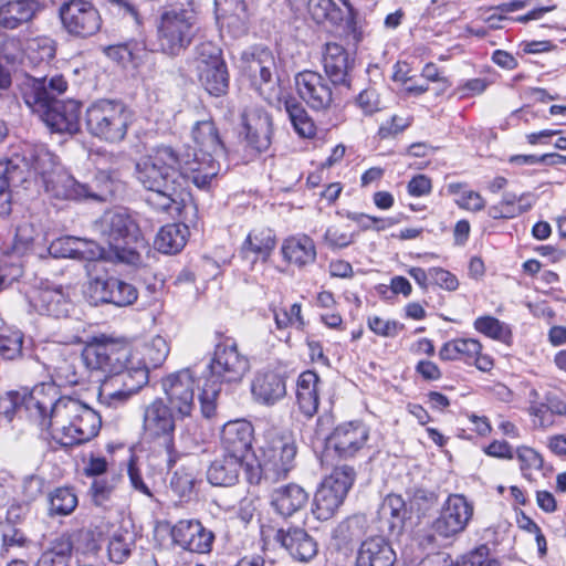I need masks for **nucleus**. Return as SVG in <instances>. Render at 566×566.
<instances>
[{
    "label": "nucleus",
    "instance_id": "f257e3e1",
    "mask_svg": "<svg viewBox=\"0 0 566 566\" xmlns=\"http://www.w3.org/2000/svg\"><path fill=\"white\" fill-rule=\"evenodd\" d=\"M217 169L212 164L200 170L196 153L189 148L160 145L136 163L135 177L146 190L145 202L151 209L180 217L184 211L197 212L188 185L208 190Z\"/></svg>",
    "mask_w": 566,
    "mask_h": 566
},
{
    "label": "nucleus",
    "instance_id": "f03ea898",
    "mask_svg": "<svg viewBox=\"0 0 566 566\" xmlns=\"http://www.w3.org/2000/svg\"><path fill=\"white\" fill-rule=\"evenodd\" d=\"M28 415L43 429L52 428L53 439L63 447L88 442L101 429V416L82 400L57 398L54 384H40L30 391Z\"/></svg>",
    "mask_w": 566,
    "mask_h": 566
},
{
    "label": "nucleus",
    "instance_id": "7ed1b4c3",
    "mask_svg": "<svg viewBox=\"0 0 566 566\" xmlns=\"http://www.w3.org/2000/svg\"><path fill=\"white\" fill-rule=\"evenodd\" d=\"M250 369L249 358L240 353L235 340L224 338L217 343L208 364V376L199 395L201 412L210 418L223 384H239Z\"/></svg>",
    "mask_w": 566,
    "mask_h": 566
},
{
    "label": "nucleus",
    "instance_id": "20e7f679",
    "mask_svg": "<svg viewBox=\"0 0 566 566\" xmlns=\"http://www.w3.org/2000/svg\"><path fill=\"white\" fill-rule=\"evenodd\" d=\"M297 453L295 440L287 431L271 430L260 448V458L245 463V479L250 484L261 481L275 483L285 479L294 468Z\"/></svg>",
    "mask_w": 566,
    "mask_h": 566
},
{
    "label": "nucleus",
    "instance_id": "39448f33",
    "mask_svg": "<svg viewBox=\"0 0 566 566\" xmlns=\"http://www.w3.org/2000/svg\"><path fill=\"white\" fill-rule=\"evenodd\" d=\"M132 123V111L119 99L99 98L85 111L88 134L108 144L123 142Z\"/></svg>",
    "mask_w": 566,
    "mask_h": 566
},
{
    "label": "nucleus",
    "instance_id": "423d86ee",
    "mask_svg": "<svg viewBox=\"0 0 566 566\" xmlns=\"http://www.w3.org/2000/svg\"><path fill=\"white\" fill-rule=\"evenodd\" d=\"M101 235L117 258L127 263H135L139 254L133 244L142 240L139 227L134 217L125 209L106 211L98 221Z\"/></svg>",
    "mask_w": 566,
    "mask_h": 566
},
{
    "label": "nucleus",
    "instance_id": "0eeeda50",
    "mask_svg": "<svg viewBox=\"0 0 566 566\" xmlns=\"http://www.w3.org/2000/svg\"><path fill=\"white\" fill-rule=\"evenodd\" d=\"M197 15L184 8L165 9L157 22V44L159 50L171 56L186 50L196 34Z\"/></svg>",
    "mask_w": 566,
    "mask_h": 566
},
{
    "label": "nucleus",
    "instance_id": "6e6552de",
    "mask_svg": "<svg viewBox=\"0 0 566 566\" xmlns=\"http://www.w3.org/2000/svg\"><path fill=\"white\" fill-rule=\"evenodd\" d=\"M473 514L474 506L463 494H450L430 525L431 533L423 536L421 544L426 547L438 546V539H449L461 534Z\"/></svg>",
    "mask_w": 566,
    "mask_h": 566
},
{
    "label": "nucleus",
    "instance_id": "1a4fd4ad",
    "mask_svg": "<svg viewBox=\"0 0 566 566\" xmlns=\"http://www.w3.org/2000/svg\"><path fill=\"white\" fill-rule=\"evenodd\" d=\"M120 369L113 370L97 379L101 382L98 399L108 407L116 408L123 405L148 382L146 367L135 366L134 359L122 366Z\"/></svg>",
    "mask_w": 566,
    "mask_h": 566
},
{
    "label": "nucleus",
    "instance_id": "9d476101",
    "mask_svg": "<svg viewBox=\"0 0 566 566\" xmlns=\"http://www.w3.org/2000/svg\"><path fill=\"white\" fill-rule=\"evenodd\" d=\"M175 428L171 408L168 407L163 399L157 398L145 407L143 415L144 439L164 447L169 468H171L179 458V454L175 450Z\"/></svg>",
    "mask_w": 566,
    "mask_h": 566
},
{
    "label": "nucleus",
    "instance_id": "9b49d317",
    "mask_svg": "<svg viewBox=\"0 0 566 566\" xmlns=\"http://www.w3.org/2000/svg\"><path fill=\"white\" fill-rule=\"evenodd\" d=\"M356 478L354 468L336 467L317 489L312 512L318 521L329 520L343 504Z\"/></svg>",
    "mask_w": 566,
    "mask_h": 566
},
{
    "label": "nucleus",
    "instance_id": "f8f14e48",
    "mask_svg": "<svg viewBox=\"0 0 566 566\" xmlns=\"http://www.w3.org/2000/svg\"><path fill=\"white\" fill-rule=\"evenodd\" d=\"M82 359L92 376L98 379L113 370H122V366L130 363L134 355L124 343L102 336L84 347Z\"/></svg>",
    "mask_w": 566,
    "mask_h": 566
},
{
    "label": "nucleus",
    "instance_id": "ddd939ff",
    "mask_svg": "<svg viewBox=\"0 0 566 566\" xmlns=\"http://www.w3.org/2000/svg\"><path fill=\"white\" fill-rule=\"evenodd\" d=\"M63 27L73 35L87 38L102 28V17L88 0H70L60 8Z\"/></svg>",
    "mask_w": 566,
    "mask_h": 566
},
{
    "label": "nucleus",
    "instance_id": "4468645a",
    "mask_svg": "<svg viewBox=\"0 0 566 566\" xmlns=\"http://www.w3.org/2000/svg\"><path fill=\"white\" fill-rule=\"evenodd\" d=\"M92 305L113 304L117 307L129 306L138 298L137 289L120 279L111 276L92 280L85 291Z\"/></svg>",
    "mask_w": 566,
    "mask_h": 566
},
{
    "label": "nucleus",
    "instance_id": "2eb2a0df",
    "mask_svg": "<svg viewBox=\"0 0 566 566\" xmlns=\"http://www.w3.org/2000/svg\"><path fill=\"white\" fill-rule=\"evenodd\" d=\"M295 88L298 97L313 111L329 109L335 101V93L329 80L321 73L305 70L295 75Z\"/></svg>",
    "mask_w": 566,
    "mask_h": 566
},
{
    "label": "nucleus",
    "instance_id": "dca6fc26",
    "mask_svg": "<svg viewBox=\"0 0 566 566\" xmlns=\"http://www.w3.org/2000/svg\"><path fill=\"white\" fill-rule=\"evenodd\" d=\"M195 385L196 375L189 368L170 374L161 380L170 408L181 418L189 417L195 408Z\"/></svg>",
    "mask_w": 566,
    "mask_h": 566
},
{
    "label": "nucleus",
    "instance_id": "f3484780",
    "mask_svg": "<svg viewBox=\"0 0 566 566\" xmlns=\"http://www.w3.org/2000/svg\"><path fill=\"white\" fill-rule=\"evenodd\" d=\"M67 81L63 75L27 76L21 84L22 99L29 108L42 109L44 104L61 102L57 97L66 92Z\"/></svg>",
    "mask_w": 566,
    "mask_h": 566
},
{
    "label": "nucleus",
    "instance_id": "a211bd4d",
    "mask_svg": "<svg viewBox=\"0 0 566 566\" xmlns=\"http://www.w3.org/2000/svg\"><path fill=\"white\" fill-rule=\"evenodd\" d=\"M191 136L201 154V157H197L200 170L205 166L214 164L218 168L216 171L217 177L221 168L219 160L226 157V148L214 122L211 119L198 120L192 126ZM196 156L198 155L196 154Z\"/></svg>",
    "mask_w": 566,
    "mask_h": 566
},
{
    "label": "nucleus",
    "instance_id": "6ab92c4d",
    "mask_svg": "<svg viewBox=\"0 0 566 566\" xmlns=\"http://www.w3.org/2000/svg\"><path fill=\"white\" fill-rule=\"evenodd\" d=\"M30 109L39 115L51 132L75 134L80 129L81 103L76 99L44 104L42 109Z\"/></svg>",
    "mask_w": 566,
    "mask_h": 566
},
{
    "label": "nucleus",
    "instance_id": "aec40b11",
    "mask_svg": "<svg viewBox=\"0 0 566 566\" xmlns=\"http://www.w3.org/2000/svg\"><path fill=\"white\" fill-rule=\"evenodd\" d=\"M44 191L55 200H103V196L95 193L87 185L77 182L72 175L59 168L42 181Z\"/></svg>",
    "mask_w": 566,
    "mask_h": 566
},
{
    "label": "nucleus",
    "instance_id": "412c9836",
    "mask_svg": "<svg viewBox=\"0 0 566 566\" xmlns=\"http://www.w3.org/2000/svg\"><path fill=\"white\" fill-rule=\"evenodd\" d=\"M171 538L182 549L207 554L212 548L214 534L198 520H180L171 528Z\"/></svg>",
    "mask_w": 566,
    "mask_h": 566
},
{
    "label": "nucleus",
    "instance_id": "4be33fe9",
    "mask_svg": "<svg viewBox=\"0 0 566 566\" xmlns=\"http://www.w3.org/2000/svg\"><path fill=\"white\" fill-rule=\"evenodd\" d=\"M369 429L361 421H349L338 424L328 437L329 446L338 457H355L367 443Z\"/></svg>",
    "mask_w": 566,
    "mask_h": 566
},
{
    "label": "nucleus",
    "instance_id": "5701e85b",
    "mask_svg": "<svg viewBox=\"0 0 566 566\" xmlns=\"http://www.w3.org/2000/svg\"><path fill=\"white\" fill-rule=\"evenodd\" d=\"M275 69V57L266 48L255 46L242 53L241 70L259 91L263 85L273 83Z\"/></svg>",
    "mask_w": 566,
    "mask_h": 566
},
{
    "label": "nucleus",
    "instance_id": "b1692460",
    "mask_svg": "<svg viewBox=\"0 0 566 566\" xmlns=\"http://www.w3.org/2000/svg\"><path fill=\"white\" fill-rule=\"evenodd\" d=\"M481 352L482 345L478 339L455 338L442 345L439 357L442 360H462L468 365H474L482 371H488L493 367V360Z\"/></svg>",
    "mask_w": 566,
    "mask_h": 566
},
{
    "label": "nucleus",
    "instance_id": "393cba45",
    "mask_svg": "<svg viewBox=\"0 0 566 566\" xmlns=\"http://www.w3.org/2000/svg\"><path fill=\"white\" fill-rule=\"evenodd\" d=\"M354 57L340 44L328 42L322 52L324 72L333 86L350 87V72L354 67Z\"/></svg>",
    "mask_w": 566,
    "mask_h": 566
},
{
    "label": "nucleus",
    "instance_id": "a878e982",
    "mask_svg": "<svg viewBox=\"0 0 566 566\" xmlns=\"http://www.w3.org/2000/svg\"><path fill=\"white\" fill-rule=\"evenodd\" d=\"M344 8L333 0H308L307 9L312 19L318 23L328 22L332 25H343L347 32L356 30V11L349 1H343Z\"/></svg>",
    "mask_w": 566,
    "mask_h": 566
},
{
    "label": "nucleus",
    "instance_id": "bb28decb",
    "mask_svg": "<svg viewBox=\"0 0 566 566\" xmlns=\"http://www.w3.org/2000/svg\"><path fill=\"white\" fill-rule=\"evenodd\" d=\"M275 541L298 562H308L317 554V543L307 531L300 526L289 525L276 531Z\"/></svg>",
    "mask_w": 566,
    "mask_h": 566
},
{
    "label": "nucleus",
    "instance_id": "cd10ccee",
    "mask_svg": "<svg viewBox=\"0 0 566 566\" xmlns=\"http://www.w3.org/2000/svg\"><path fill=\"white\" fill-rule=\"evenodd\" d=\"M242 118L248 146L256 153L268 150L272 136L271 116L260 107H251L243 113Z\"/></svg>",
    "mask_w": 566,
    "mask_h": 566
},
{
    "label": "nucleus",
    "instance_id": "c85d7f7f",
    "mask_svg": "<svg viewBox=\"0 0 566 566\" xmlns=\"http://www.w3.org/2000/svg\"><path fill=\"white\" fill-rule=\"evenodd\" d=\"M217 18L233 38L248 32L249 13L244 0H214Z\"/></svg>",
    "mask_w": 566,
    "mask_h": 566
},
{
    "label": "nucleus",
    "instance_id": "c756f323",
    "mask_svg": "<svg viewBox=\"0 0 566 566\" xmlns=\"http://www.w3.org/2000/svg\"><path fill=\"white\" fill-rule=\"evenodd\" d=\"M253 440V427L247 420L227 422L221 430V446L224 452L244 459Z\"/></svg>",
    "mask_w": 566,
    "mask_h": 566
},
{
    "label": "nucleus",
    "instance_id": "7c9ffc66",
    "mask_svg": "<svg viewBox=\"0 0 566 566\" xmlns=\"http://www.w3.org/2000/svg\"><path fill=\"white\" fill-rule=\"evenodd\" d=\"M251 394L260 403L274 405L286 394L285 379L273 370L258 371L251 382Z\"/></svg>",
    "mask_w": 566,
    "mask_h": 566
},
{
    "label": "nucleus",
    "instance_id": "2f4dec72",
    "mask_svg": "<svg viewBox=\"0 0 566 566\" xmlns=\"http://www.w3.org/2000/svg\"><path fill=\"white\" fill-rule=\"evenodd\" d=\"M245 461L235 454L223 451L207 470L208 481L216 486H232L239 481L241 470L245 471Z\"/></svg>",
    "mask_w": 566,
    "mask_h": 566
},
{
    "label": "nucleus",
    "instance_id": "473e14b6",
    "mask_svg": "<svg viewBox=\"0 0 566 566\" xmlns=\"http://www.w3.org/2000/svg\"><path fill=\"white\" fill-rule=\"evenodd\" d=\"M33 308L48 316L65 317L70 311V302L61 286H44L34 291L30 298Z\"/></svg>",
    "mask_w": 566,
    "mask_h": 566
},
{
    "label": "nucleus",
    "instance_id": "72a5a7b5",
    "mask_svg": "<svg viewBox=\"0 0 566 566\" xmlns=\"http://www.w3.org/2000/svg\"><path fill=\"white\" fill-rule=\"evenodd\" d=\"M396 554L382 536L365 539L357 549L355 566H392Z\"/></svg>",
    "mask_w": 566,
    "mask_h": 566
},
{
    "label": "nucleus",
    "instance_id": "f704fd0d",
    "mask_svg": "<svg viewBox=\"0 0 566 566\" xmlns=\"http://www.w3.org/2000/svg\"><path fill=\"white\" fill-rule=\"evenodd\" d=\"M308 499V493L301 485L287 483L272 491L271 505L277 514L289 517L303 510Z\"/></svg>",
    "mask_w": 566,
    "mask_h": 566
},
{
    "label": "nucleus",
    "instance_id": "c9c22d12",
    "mask_svg": "<svg viewBox=\"0 0 566 566\" xmlns=\"http://www.w3.org/2000/svg\"><path fill=\"white\" fill-rule=\"evenodd\" d=\"M407 516L405 500L397 494H389L382 501L379 511V531L388 536L400 534Z\"/></svg>",
    "mask_w": 566,
    "mask_h": 566
},
{
    "label": "nucleus",
    "instance_id": "e433bc0d",
    "mask_svg": "<svg viewBox=\"0 0 566 566\" xmlns=\"http://www.w3.org/2000/svg\"><path fill=\"white\" fill-rule=\"evenodd\" d=\"M41 10L36 0H0V25L6 29H17L23 23L31 21Z\"/></svg>",
    "mask_w": 566,
    "mask_h": 566
},
{
    "label": "nucleus",
    "instance_id": "4c0bfd02",
    "mask_svg": "<svg viewBox=\"0 0 566 566\" xmlns=\"http://www.w3.org/2000/svg\"><path fill=\"white\" fill-rule=\"evenodd\" d=\"M284 259L298 268L312 264L316 260V247L313 239L306 234L292 235L282 244Z\"/></svg>",
    "mask_w": 566,
    "mask_h": 566
},
{
    "label": "nucleus",
    "instance_id": "58836bf2",
    "mask_svg": "<svg viewBox=\"0 0 566 566\" xmlns=\"http://www.w3.org/2000/svg\"><path fill=\"white\" fill-rule=\"evenodd\" d=\"M318 375L312 370L303 371L297 379V405L302 413L308 418L313 417L318 409Z\"/></svg>",
    "mask_w": 566,
    "mask_h": 566
},
{
    "label": "nucleus",
    "instance_id": "ea45409f",
    "mask_svg": "<svg viewBox=\"0 0 566 566\" xmlns=\"http://www.w3.org/2000/svg\"><path fill=\"white\" fill-rule=\"evenodd\" d=\"M22 161L29 170L39 175L42 181L60 168L55 156L43 144L25 145L22 150Z\"/></svg>",
    "mask_w": 566,
    "mask_h": 566
},
{
    "label": "nucleus",
    "instance_id": "a19ab883",
    "mask_svg": "<svg viewBox=\"0 0 566 566\" xmlns=\"http://www.w3.org/2000/svg\"><path fill=\"white\" fill-rule=\"evenodd\" d=\"M189 229L184 223L164 226L155 238V248L165 254H176L186 245Z\"/></svg>",
    "mask_w": 566,
    "mask_h": 566
},
{
    "label": "nucleus",
    "instance_id": "79ce46f5",
    "mask_svg": "<svg viewBox=\"0 0 566 566\" xmlns=\"http://www.w3.org/2000/svg\"><path fill=\"white\" fill-rule=\"evenodd\" d=\"M199 80L205 90L212 96H221L229 87V74L224 62L221 65L198 66Z\"/></svg>",
    "mask_w": 566,
    "mask_h": 566
},
{
    "label": "nucleus",
    "instance_id": "37998d69",
    "mask_svg": "<svg viewBox=\"0 0 566 566\" xmlns=\"http://www.w3.org/2000/svg\"><path fill=\"white\" fill-rule=\"evenodd\" d=\"M284 106L297 135L303 138H313L316 135V125L303 105L295 98L289 97Z\"/></svg>",
    "mask_w": 566,
    "mask_h": 566
},
{
    "label": "nucleus",
    "instance_id": "c03bdc74",
    "mask_svg": "<svg viewBox=\"0 0 566 566\" xmlns=\"http://www.w3.org/2000/svg\"><path fill=\"white\" fill-rule=\"evenodd\" d=\"M134 547L135 534L132 531L126 528L114 531L107 546L109 560L117 564L124 563Z\"/></svg>",
    "mask_w": 566,
    "mask_h": 566
},
{
    "label": "nucleus",
    "instance_id": "a18cd8bd",
    "mask_svg": "<svg viewBox=\"0 0 566 566\" xmlns=\"http://www.w3.org/2000/svg\"><path fill=\"white\" fill-rule=\"evenodd\" d=\"M474 328L486 337L510 345L512 343V328L505 322L499 318L484 315L474 321Z\"/></svg>",
    "mask_w": 566,
    "mask_h": 566
},
{
    "label": "nucleus",
    "instance_id": "49530a36",
    "mask_svg": "<svg viewBox=\"0 0 566 566\" xmlns=\"http://www.w3.org/2000/svg\"><path fill=\"white\" fill-rule=\"evenodd\" d=\"M527 413L535 428L547 430L555 424V416L548 409L545 397L534 388L528 394Z\"/></svg>",
    "mask_w": 566,
    "mask_h": 566
},
{
    "label": "nucleus",
    "instance_id": "de8ad7c7",
    "mask_svg": "<svg viewBox=\"0 0 566 566\" xmlns=\"http://www.w3.org/2000/svg\"><path fill=\"white\" fill-rule=\"evenodd\" d=\"M275 247V237L270 229H259L251 231L242 247L243 253L251 252L256 258L265 260Z\"/></svg>",
    "mask_w": 566,
    "mask_h": 566
},
{
    "label": "nucleus",
    "instance_id": "09e8293b",
    "mask_svg": "<svg viewBox=\"0 0 566 566\" xmlns=\"http://www.w3.org/2000/svg\"><path fill=\"white\" fill-rule=\"evenodd\" d=\"M168 353L167 342L161 336H156L144 346L143 358L134 356V364L145 366L148 374L150 368H157L166 360Z\"/></svg>",
    "mask_w": 566,
    "mask_h": 566
},
{
    "label": "nucleus",
    "instance_id": "8fccbe9b",
    "mask_svg": "<svg viewBox=\"0 0 566 566\" xmlns=\"http://www.w3.org/2000/svg\"><path fill=\"white\" fill-rule=\"evenodd\" d=\"M77 506V496L71 488H56L49 495V515L66 516Z\"/></svg>",
    "mask_w": 566,
    "mask_h": 566
},
{
    "label": "nucleus",
    "instance_id": "3c124183",
    "mask_svg": "<svg viewBox=\"0 0 566 566\" xmlns=\"http://www.w3.org/2000/svg\"><path fill=\"white\" fill-rule=\"evenodd\" d=\"M36 238H39V232L34 226L23 221L17 227L10 252L7 251L6 253L21 258L33 250Z\"/></svg>",
    "mask_w": 566,
    "mask_h": 566
},
{
    "label": "nucleus",
    "instance_id": "603ef678",
    "mask_svg": "<svg viewBox=\"0 0 566 566\" xmlns=\"http://www.w3.org/2000/svg\"><path fill=\"white\" fill-rule=\"evenodd\" d=\"M30 391L28 389L22 390H9L4 394H0V421L6 419L11 422L17 410L24 407L28 411V399Z\"/></svg>",
    "mask_w": 566,
    "mask_h": 566
},
{
    "label": "nucleus",
    "instance_id": "864d4df0",
    "mask_svg": "<svg viewBox=\"0 0 566 566\" xmlns=\"http://www.w3.org/2000/svg\"><path fill=\"white\" fill-rule=\"evenodd\" d=\"M82 240L75 237H61L51 242L48 252L51 256L76 259L82 255Z\"/></svg>",
    "mask_w": 566,
    "mask_h": 566
},
{
    "label": "nucleus",
    "instance_id": "5fc2aeb1",
    "mask_svg": "<svg viewBox=\"0 0 566 566\" xmlns=\"http://www.w3.org/2000/svg\"><path fill=\"white\" fill-rule=\"evenodd\" d=\"M275 325L279 329H285L290 326H304L302 316V306L300 303H294L290 307L281 306L272 308Z\"/></svg>",
    "mask_w": 566,
    "mask_h": 566
},
{
    "label": "nucleus",
    "instance_id": "6e6d98bb",
    "mask_svg": "<svg viewBox=\"0 0 566 566\" xmlns=\"http://www.w3.org/2000/svg\"><path fill=\"white\" fill-rule=\"evenodd\" d=\"M23 335L20 331H0V355L4 359H15L22 353Z\"/></svg>",
    "mask_w": 566,
    "mask_h": 566
},
{
    "label": "nucleus",
    "instance_id": "4d7b16f0",
    "mask_svg": "<svg viewBox=\"0 0 566 566\" xmlns=\"http://www.w3.org/2000/svg\"><path fill=\"white\" fill-rule=\"evenodd\" d=\"M55 55L53 41L49 38H35L29 41L27 56L33 63L49 62Z\"/></svg>",
    "mask_w": 566,
    "mask_h": 566
},
{
    "label": "nucleus",
    "instance_id": "13d9d810",
    "mask_svg": "<svg viewBox=\"0 0 566 566\" xmlns=\"http://www.w3.org/2000/svg\"><path fill=\"white\" fill-rule=\"evenodd\" d=\"M73 547V536L72 534L65 532L52 538L44 553L50 554L52 557L60 560H64V563L70 565Z\"/></svg>",
    "mask_w": 566,
    "mask_h": 566
},
{
    "label": "nucleus",
    "instance_id": "bf43d9fd",
    "mask_svg": "<svg viewBox=\"0 0 566 566\" xmlns=\"http://www.w3.org/2000/svg\"><path fill=\"white\" fill-rule=\"evenodd\" d=\"M516 458L525 478H530L533 470H541L544 462L542 455L535 449L526 446L516 449Z\"/></svg>",
    "mask_w": 566,
    "mask_h": 566
},
{
    "label": "nucleus",
    "instance_id": "052dcab7",
    "mask_svg": "<svg viewBox=\"0 0 566 566\" xmlns=\"http://www.w3.org/2000/svg\"><path fill=\"white\" fill-rule=\"evenodd\" d=\"M323 239L329 249H345L355 242L356 234L338 226H331L326 229Z\"/></svg>",
    "mask_w": 566,
    "mask_h": 566
},
{
    "label": "nucleus",
    "instance_id": "680f3d73",
    "mask_svg": "<svg viewBox=\"0 0 566 566\" xmlns=\"http://www.w3.org/2000/svg\"><path fill=\"white\" fill-rule=\"evenodd\" d=\"M367 325L370 331L381 337H396L403 325L394 319H384L377 315L369 316Z\"/></svg>",
    "mask_w": 566,
    "mask_h": 566
},
{
    "label": "nucleus",
    "instance_id": "e2e57ef3",
    "mask_svg": "<svg viewBox=\"0 0 566 566\" xmlns=\"http://www.w3.org/2000/svg\"><path fill=\"white\" fill-rule=\"evenodd\" d=\"M138 44L136 42H127L109 45L105 49L106 55L122 65L133 62Z\"/></svg>",
    "mask_w": 566,
    "mask_h": 566
},
{
    "label": "nucleus",
    "instance_id": "0e129e2a",
    "mask_svg": "<svg viewBox=\"0 0 566 566\" xmlns=\"http://www.w3.org/2000/svg\"><path fill=\"white\" fill-rule=\"evenodd\" d=\"M197 52V67L201 65H221L224 62L221 57V50L211 42H203L196 49Z\"/></svg>",
    "mask_w": 566,
    "mask_h": 566
},
{
    "label": "nucleus",
    "instance_id": "69168bd1",
    "mask_svg": "<svg viewBox=\"0 0 566 566\" xmlns=\"http://www.w3.org/2000/svg\"><path fill=\"white\" fill-rule=\"evenodd\" d=\"M430 282L449 292H453L459 287L458 277L450 271L439 266L430 268Z\"/></svg>",
    "mask_w": 566,
    "mask_h": 566
},
{
    "label": "nucleus",
    "instance_id": "338daca9",
    "mask_svg": "<svg viewBox=\"0 0 566 566\" xmlns=\"http://www.w3.org/2000/svg\"><path fill=\"white\" fill-rule=\"evenodd\" d=\"M45 481L43 478L30 474L23 478L21 492L27 502H33L42 495Z\"/></svg>",
    "mask_w": 566,
    "mask_h": 566
},
{
    "label": "nucleus",
    "instance_id": "774afa93",
    "mask_svg": "<svg viewBox=\"0 0 566 566\" xmlns=\"http://www.w3.org/2000/svg\"><path fill=\"white\" fill-rule=\"evenodd\" d=\"M195 476L192 472L189 470L182 468L181 470H177L171 480H170V486L172 490L179 494L180 496H184L191 492L193 488Z\"/></svg>",
    "mask_w": 566,
    "mask_h": 566
}]
</instances>
